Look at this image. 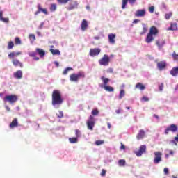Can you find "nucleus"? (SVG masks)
Segmentation results:
<instances>
[{"instance_id": "obj_31", "label": "nucleus", "mask_w": 178, "mask_h": 178, "mask_svg": "<svg viewBox=\"0 0 178 178\" xmlns=\"http://www.w3.org/2000/svg\"><path fill=\"white\" fill-rule=\"evenodd\" d=\"M69 141L70 143H71V144H76V143H77V141H79V139H77V138H69Z\"/></svg>"}, {"instance_id": "obj_15", "label": "nucleus", "mask_w": 178, "mask_h": 178, "mask_svg": "<svg viewBox=\"0 0 178 178\" xmlns=\"http://www.w3.org/2000/svg\"><path fill=\"white\" fill-rule=\"evenodd\" d=\"M136 1L137 0H122V9H126V5H127V2H129L131 5H134V3H136Z\"/></svg>"}, {"instance_id": "obj_51", "label": "nucleus", "mask_w": 178, "mask_h": 178, "mask_svg": "<svg viewBox=\"0 0 178 178\" xmlns=\"http://www.w3.org/2000/svg\"><path fill=\"white\" fill-rule=\"evenodd\" d=\"M165 175H169V169L168 168H164Z\"/></svg>"}, {"instance_id": "obj_19", "label": "nucleus", "mask_w": 178, "mask_h": 178, "mask_svg": "<svg viewBox=\"0 0 178 178\" xmlns=\"http://www.w3.org/2000/svg\"><path fill=\"white\" fill-rule=\"evenodd\" d=\"M12 63L13 66H15V67H23V63L20 62L18 59L15 58L12 60Z\"/></svg>"}, {"instance_id": "obj_23", "label": "nucleus", "mask_w": 178, "mask_h": 178, "mask_svg": "<svg viewBox=\"0 0 178 178\" xmlns=\"http://www.w3.org/2000/svg\"><path fill=\"white\" fill-rule=\"evenodd\" d=\"M115 38H116V34L115 33H110L108 34V41L110 44H115Z\"/></svg>"}, {"instance_id": "obj_20", "label": "nucleus", "mask_w": 178, "mask_h": 178, "mask_svg": "<svg viewBox=\"0 0 178 178\" xmlns=\"http://www.w3.org/2000/svg\"><path fill=\"white\" fill-rule=\"evenodd\" d=\"M157 67L159 70H163L166 67V62L165 61H160L157 63Z\"/></svg>"}, {"instance_id": "obj_46", "label": "nucleus", "mask_w": 178, "mask_h": 178, "mask_svg": "<svg viewBox=\"0 0 178 178\" xmlns=\"http://www.w3.org/2000/svg\"><path fill=\"white\" fill-rule=\"evenodd\" d=\"M154 10H155V7L151 6L149 8V12H150V13H154Z\"/></svg>"}, {"instance_id": "obj_56", "label": "nucleus", "mask_w": 178, "mask_h": 178, "mask_svg": "<svg viewBox=\"0 0 178 178\" xmlns=\"http://www.w3.org/2000/svg\"><path fill=\"white\" fill-rule=\"evenodd\" d=\"M107 126L108 129H111L112 127V125H111V123L108 122Z\"/></svg>"}, {"instance_id": "obj_48", "label": "nucleus", "mask_w": 178, "mask_h": 178, "mask_svg": "<svg viewBox=\"0 0 178 178\" xmlns=\"http://www.w3.org/2000/svg\"><path fill=\"white\" fill-rule=\"evenodd\" d=\"M105 175H106V170H105L104 169H102L101 172V176L104 177L105 176Z\"/></svg>"}, {"instance_id": "obj_41", "label": "nucleus", "mask_w": 178, "mask_h": 178, "mask_svg": "<svg viewBox=\"0 0 178 178\" xmlns=\"http://www.w3.org/2000/svg\"><path fill=\"white\" fill-rule=\"evenodd\" d=\"M75 134L76 136V138L80 137V136H81V132H80V130L76 129L75 130Z\"/></svg>"}, {"instance_id": "obj_28", "label": "nucleus", "mask_w": 178, "mask_h": 178, "mask_svg": "<svg viewBox=\"0 0 178 178\" xmlns=\"http://www.w3.org/2000/svg\"><path fill=\"white\" fill-rule=\"evenodd\" d=\"M143 31L140 33V35H144L147 31H148V28H147V25L145 24H143Z\"/></svg>"}, {"instance_id": "obj_40", "label": "nucleus", "mask_w": 178, "mask_h": 178, "mask_svg": "<svg viewBox=\"0 0 178 178\" xmlns=\"http://www.w3.org/2000/svg\"><path fill=\"white\" fill-rule=\"evenodd\" d=\"M56 115L59 119H62V118H63V111H58V113Z\"/></svg>"}, {"instance_id": "obj_10", "label": "nucleus", "mask_w": 178, "mask_h": 178, "mask_svg": "<svg viewBox=\"0 0 178 178\" xmlns=\"http://www.w3.org/2000/svg\"><path fill=\"white\" fill-rule=\"evenodd\" d=\"M147 152V146L145 145H140L139 150L136 152L135 154L136 156H141L143 154H145Z\"/></svg>"}, {"instance_id": "obj_42", "label": "nucleus", "mask_w": 178, "mask_h": 178, "mask_svg": "<svg viewBox=\"0 0 178 178\" xmlns=\"http://www.w3.org/2000/svg\"><path fill=\"white\" fill-rule=\"evenodd\" d=\"M76 8H77V4H75L74 6H70L68 8V10H73V9H76Z\"/></svg>"}, {"instance_id": "obj_38", "label": "nucleus", "mask_w": 178, "mask_h": 178, "mask_svg": "<svg viewBox=\"0 0 178 178\" xmlns=\"http://www.w3.org/2000/svg\"><path fill=\"white\" fill-rule=\"evenodd\" d=\"M50 10L51 12H55V10H56V4L55 3L51 4L50 6Z\"/></svg>"}, {"instance_id": "obj_6", "label": "nucleus", "mask_w": 178, "mask_h": 178, "mask_svg": "<svg viewBox=\"0 0 178 178\" xmlns=\"http://www.w3.org/2000/svg\"><path fill=\"white\" fill-rule=\"evenodd\" d=\"M19 100V97L16 95H6L3 98L4 102H9V104H15V102H17Z\"/></svg>"}, {"instance_id": "obj_25", "label": "nucleus", "mask_w": 178, "mask_h": 178, "mask_svg": "<svg viewBox=\"0 0 178 178\" xmlns=\"http://www.w3.org/2000/svg\"><path fill=\"white\" fill-rule=\"evenodd\" d=\"M165 44V42L164 40H159L156 42V45H157L159 48H162V47H163Z\"/></svg>"}, {"instance_id": "obj_30", "label": "nucleus", "mask_w": 178, "mask_h": 178, "mask_svg": "<svg viewBox=\"0 0 178 178\" xmlns=\"http://www.w3.org/2000/svg\"><path fill=\"white\" fill-rule=\"evenodd\" d=\"M91 113V116H98V115H99V111H98V109H93Z\"/></svg>"}, {"instance_id": "obj_16", "label": "nucleus", "mask_w": 178, "mask_h": 178, "mask_svg": "<svg viewBox=\"0 0 178 178\" xmlns=\"http://www.w3.org/2000/svg\"><path fill=\"white\" fill-rule=\"evenodd\" d=\"M145 137V131L140 129L136 136L137 140H143Z\"/></svg>"}, {"instance_id": "obj_49", "label": "nucleus", "mask_w": 178, "mask_h": 178, "mask_svg": "<svg viewBox=\"0 0 178 178\" xmlns=\"http://www.w3.org/2000/svg\"><path fill=\"white\" fill-rule=\"evenodd\" d=\"M107 73H113V68L109 67V68L107 70Z\"/></svg>"}, {"instance_id": "obj_50", "label": "nucleus", "mask_w": 178, "mask_h": 178, "mask_svg": "<svg viewBox=\"0 0 178 178\" xmlns=\"http://www.w3.org/2000/svg\"><path fill=\"white\" fill-rule=\"evenodd\" d=\"M142 100L145 101V102H147L149 101V99L147 97H142Z\"/></svg>"}, {"instance_id": "obj_55", "label": "nucleus", "mask_w": 178, "mask_h": 178, "mask_svg": "<svg viewBox=\"0 0 178 178\" xmlns=\"http://www.w3.org/2000/svg\"><path fill=\"white\" fill-rule=\"evenodd\" d=\"M6 109L8 111V112H10V108H9V106H6Z\"/></svg>"}, {"instance_id": "obj_21", "label": "nucleus", "mask_w": 178, "mask_h": 178, "mask_svg": "<svg viewBox=\"0 0 178 178\" xmlns=\"http://www.w3.org/2000/svg\"><path fill=\"white\" fill-rule=\"evenodd\" d=\"M170 74L173 77H176L178 76V67H172V70L170 71Z\"/></svg>"}, {"instance_id": "obj_1", "label": "nucleus", "mask_w": 178, "mask_h": 178, "mask_svg": "<svg viewBox=\"0 0 178 178\" xmlns=\"http://www.w3.org/2000/svg\"><path fill=\"white\" fill-rule=\"evenodd\" d=\"M158 34H159V30H158V28L155 26H151L145 38V42L147 44H151V42L155 40L154 37H156Z\"/></svg>"}, {"instance_id": "obj_18", "label": "nucleus", "mask_w": 178, "mask_h": 178, "mask_svg": "<svg viewBox=\"0 0 178 178\" xmlns=\"http://www.w3.org/2000/svg\"><path fill=\"white\" fill-rule=\"evenodd\" d=\"M88 28V22L86 19H83L81 24V29L82 31H86Z\"/></svg>"}, {"instance_id": "obj_59", "label": "nucleus", "mask_w": 178, "mask_h": 178, "mask_svg": "<svg viewBox=\"0 0 178 178\" xmlns=\"http://www.w3.org/2000/svg\"><path fill=\"white\" fill-rule=\"evenodd\" d=\"M154 118H155L156 119H159V116L156 115V114H154Z\"/></svg>"}, {"instance_id": "obj_5", "label": "nucleus", "mask_w": 178, "mask_h": 178, "mask_svg": "<svg viewBox=\"0 0 178 178\" xmlns=\"http://www.w3.org/2000/svg\"><path fill=\"white\" fill-rule=\"evenodd\" d=\"M110 63L111 58H109L108 54H104L103 57L99 60V65H100V66H108Z\"/></svg>"}, {"instance_id": "obj_27", "label": "nucleus", "mask_w": 178, "mask_h": 178, "mask_svg": "<svg viewBox=\"0 0 178 178\" xmlns=\"http://www.w3.org/2000/svg\"><path fill=\"white\" fill-rule=\"evenodd\" d=\"M136 88H138V90H140V91H144L145 90V86L141 83H138L136 85Z\"/></svg>"}, {"instance_id": "obj_35", "label": "nucleus", "mask_w": 178, "mask_h": 178, "mask_svg": "<svg viewBox=\"0 0 178 178\" xmlns=\"http://www.w3.org/2000/svg\"><path fill=\"white\" fill-rule=\"evenodd\" d=\"M119 166H124L126 165V160L120 159L118 161Z\"/></svg>"}, {"instance_id": "obj_34", "label": "nucleus", "mask_w": 178, "mask_h": 178, "mask_svg": "<svg viewBox=\"0 0 178 178\" xmlns=\"http://www.w3.org/2000/svg\"><path fill=\"white\" fill-rule=\"evenodd\" d=\"M172 15H173V13L172 12L166 13L165 15V19H166V20H169L170 17H172Z\"/></svg>"}, {"instance_id": "obj_39", "label": "nucleus", "mask_w": 178, "mask_h": 178, "mask_svg": "<svg viewBox=\"0 0 178 178\" xmlns=\"http://www.w3.org/2000/svg\"><path fill=\"white\" fill-rule=\"evenodd\" d=\"M29 56H31V58H35V56H37V53L35 51H31L29 53Z\"/></svg>"}, {"instance_id": "obj_7", "label": "nucleus", "mask_w": 178, "mask_h": 178, "mask_svg": "<svg viewBox=\"0 0 178 178\" xmlns=\"http://www.w3.org/2000/svg\"><path fill=\"white\" fill-rule=\"evenodd\" d=\"M87 127L88 130H94V127L95 126V118L92 115H90L88 120L86 122Z\"/></svg>"}, {"instance_id": "obj_33", "label": "nucleus", "mask_w": 178, "mask_h": 178, "mask_svg": "<svg viewBox=\"0 0 178 178\" xmlns=\"http://www.w3.org/2000/svg\"><path fill=\"white\" fill-rule=\"evenodd\" d=\"M125 95L126 92L124 91V90H121L120 91L119 99H122V98H123V97H124Z\"/></svg>"}, {"instance_id": "obj_45", "label": "nucleus", "mask_w": 178, "mask_h": 178, "mask_svg": "<svg viewBox=\"0 0 178 178\" xmlns=\"http://www.w3.org/2000/svg\"><path fill=\"white\" fill-rule=\"evenodd\" d=\"M29 38L30 40H33V41H35V35L34 34L29 35Z\"/></svg>"}, {"instance_id": "obj_44", "label": "nucleus", "mask_w": 178, "mask_h": 178, "mask_svg": "<svg viewBox=\"0 0 178 178\" xmlns=\"http://www.w3.org/2000/svg\"><path fill=\"white\" fill-rule=\"evenodd\" d=\"M1 22H3L4 23H8L9 22V18H3V17L0 19Z\"/></svg>"}, {"instance_id": "obj_32", "label": "nucleus", "mask_w": 178, "mask_h": 178, "mask_svg": "<svg viewBox=\"0 0 178 178\" xmlns=\"http://www.w3.org/2000/svg\"><path fill=\"white\" fill-rule=\"evenodd\" d=\"M13 47H15V43L13 41H10L8 43V49H13Z\"/></svg>"}, {"instance_id": "obj_57", "label": "nucleus", "mask_w": 178, "mask_h": 178, "mask_svg": "<svg viewBox=\"0 0 178 178\" xmlns=\"http://www.w3.org/2000/svg\"><path fill=\"white\" fill-rule=\"evenodd\" d=\"M33 59L34 60H40V58L36 56L33 57Z\"/></svg>"}, {"instance_id": "obj_26", "label": "nucleus", "mask_w": 178, "mask_h": 178, "mask_svg": "<svg viewBox=\"0 0 178 178\" xmlns=\"http://www.w3.org/2000/svg\"><path fill=\"white\" fill-rule=\"evenodd\" d=\"M36 52L41 58L45 56V51H44L42 49L37 48Z\"/></svg>"}, {"instance_id": "obj_11", "label": "nucleus", "mask_w": 178, "mask_h": 178, "mask_svg": "<svg viewBox=\"0 0 178 178\" xmlns=\"http://www.w3.org/2000/svg\"><path fill=\"white\" fill-rule=\"evenodd\" d=\"M38 10L35 13V15L37 16V15H40L41 12L44 13V15H48V10L47 8H42V6H41V4L37 5Z\"/></svg>"}, {"instance_id": "obj_8", "label": "nucleus", "mask_w": 178, "mask_h": 178, "mask_svg": "<svg viewBox=\"0 0 178 178\" xmlns=\"http://www.w3.org/2000/svg\"><path fill=\"white\" fill-rule=\"evenodd\" d=\"M178 128H177V125L176 124H170L169 127H168L164 133L165 134L168 135L169 134V132L171 131L172 133H176V131H177Z\"/></svg>"}, {"instance_id": "obj_29", "label": "nucleus", "mask_w": 178, "mask_h": 178, "mask_svg": "<svg viewBox=\"0 0 178 178\" xmlns=\"http://www.w3.org/2000/svg\"><path fill=\"white\" fill-rule=\"evenodd\" d=\"M50 52L52 55H60V51L58 49H50Z\"/></svg>"}, {"instance_id": "obj_2", "label": "nucleus", "mask_w": 178, "mask_h": 178, "mask_svg": "<svg viewBox=\"0 0 178 178\" xmlns=\"http://www.w3.org/2000/svg\"><path fill=\"white\" fill-rule=\"evenodd\" d=\"M51 97V104L54 106H55V105H62V104H63L62 93H60V91H59L58 90H54L52 92Z\"/></svg>"}, {"instance_id": "obj_53", "label": "nucleus", "mask_w": 178, "mask_h": 178, "mask_svg": "<svg viewBox=\"0 0 178 178\" xmlns=\"http://www.w3.org/2000/svg\"><path fill=\"white\" fill-rule=\"evenodd\" d=\"M115 112H116V113H117L118 115H119V113H121L122 109H118V110L115 111Z\"/></svg>"}, {"instance_id": "obj_54", "label": "nucleus", "mask_w": 178, "mask_h": 178, "mask_svg": "<svg viewBox=\"0 0 178 178\" xmlns=\"http://www.w3.org/2000/svg\"><path fill=\"white\" fill-rule=\"evenodd\" d=\"M138 22H140L139 19H134V20L133 21V23H134V24H136L138 23Z\"/></svg>"}, {"instance_id": "obj_63", "label": "nucleus", "mask_w": 178, "mask_h": 178, "mask_svg": "<svg viewBox=\"0 0 178 178\" xmlns=\"http://www.w3.org/2000/svg\"><path fill=\"white\" fill-rule=\"evenodd\" d=\"M55 64H56V66H59V63L56 62Z\"/></svg>"}, {"instance_id": "obj_62", "label": "nucleus", "mask_w": 178, "mask_h": 178, "mask_svg": "<svg viewBox=\"0 0 178 178\" xmlns=\"http://www.w3.org/2000/svg\"><path fill=\"white\" fill-rule=\"evenodd\" d=\"M94 38H95V40H99L100 38H99V36H95Z\"/></svg>"}, {"instance_id": "obj_37", "label": "nucleus", "mask_w": 178, "mask_h": 178, "mask_svg": "<svg viewBox=\"0 0 178 178\" xmlns=\"http://www.w3.org/2000/svg\"><path fill=\"white\" fill-rule=\"evenodd\" d=\"M15 45H20L22 44V40H20V38L16 37L15 39Z\"/></svg>"}, {"instance_id": "obj_22", "label": "nucleus", "mask_w": 178, "mask_h": 178, "mask_svg": "<svg viewBox=\"0 0 178 178\" xmlns=\"http://www.w3.org/2000/svg\"><path fill=\"white\" fill-rule=\"evenodd\" d=\"M19 126V122L17 121V118H14L13 120L10 124V129H15V127H17Z\"/></svg>"}, {"instance_id": "obj_60", "label": "nucleus", "mask_w": 178, "mask_h": 178, "mask_svg": "<svg viewBox=\"0 0 178 178\" xmlns=\"http://www.w3.org/2000/svg\"><path fill=\"white\" fill-rule=\"evenodd\" d=\"M44 26V22H42L40 26V29H42V27Z\"/></svg>"}, {"instance_id": "obj_52", "label": "nucleus", "mask_w": 178, "mask_h": 178, "mask_svg": "<svg viewBox=\"0 0 178 178\" xmlns=\"http://www.w3.org/2000/svg\"><path fill=\"white\" fill-rule=\"evenodd\" d=\"M120 149H126V146H124V145H123V143H121Z\"/></svg>"}, {"instance_id": "obj_9", "label": "nucleus", "mask_w": 178, "mask_h": 178, "mask_svg": "<svg viewBox=\"0 0 178 178\" xmlns=\"http://www.w3.org/2000/svg\"><path fill=\"white\" fill-rule=\"evenodd\" d=\"M154 163L156 165H158L159 162L162 161V152H154Z\"/></svg>"}, {"instance_id": "obj_36", "label": "nucleus", "mask_w": 178, "mask_h": 178, "mask_svg": "<svg viewBox=\"0 0 178 178\" xmlns=\"http://www.w3.org/2000/svg\"><path fill=\"white\" fill-rule=\"evenodd\" d=\"M70 70H73V68L70 67H67L63 72V74L66 75L67 74V73H69V72H70Z\"/></svg>"}, {"instance_id": "obj_64", "label": "nucleus", "mask_w": 178, "mask_h": 178, "mask_svg": "<svg viewBox=\"0 0 178 178\" xmlns=\"http://www.w3.org/2000/svg\"><path fill=\"white\" fill-rule=\"evenodd\" d=\"M165 158H169V154H165Z\"/></svg>"}, {"instance_id": "obj_47", "label": "nucleus", "mask_w": 178, "mask_h": 178, "mask_svg": "<svg viewBox=\"0 0 178 178\" xmlns=\"http://www.w3.org/2000/svg\"><path fill=\"white\" fill-rule=\"evenodd\" d=\"M163 87H164L163 83H161V84L159 86V91H163Z\"/></svg>"}, {"instance_id": "obj_17", "label": "nucleus", "mask_w": 178, "mask_h": 178, "mask_svg": "<svg viewBox=\"0 0 178 178\" xmlns=\"http://www.w3.org/2000/svg\"><path fill=\"white\" fill-rule=\"evenodd\" d=\"M19 55H22V52L18 51V52H10V54H8V58L9 59H12V60H13V59H15V56H19Z\"/></svg>"}, {"instance_id": "obj_4", "label": "nucleus", "mask_w": 178, "mask_h": 178, "mask_svg": "<svg viewBox=\"0 0 178 178\" xmlns=\"http://www.w3.org/2000/svg\"><path fill=\"white\" fill-rule=\"evenodd\" d=\"M101 80L103 82L105 91H108V92H113V91H115V88H113V87L108 86V83L111 81V79H109V78L101 76Z\"/></svg>"}, {"instance_id": "obj_61", "label": "nucleus", "mask_w": 178, "mask_h": 178, "mask_svg": "<svg viewBox=\"0 0 178 178\" xmlns=\"http://www.w3.org/2000/svg\"><path fill=\"white\" fill-rule=\"evenodd\" d=\"M173 154H175V152L172 150L170 151V155H173Z\"/></svg>"}, {"instance_id": "obj_12", "label": "nucleus", "mask_w": 178, "mask_h": 178, "mask_svg": "<svg viewBox=\"0 0 178 178\" xmlns=\"http://www.w3.org/2000/svg\"><path fill=\"white\" fill-rule=\"evenodd\" d=\"M101 54V49L99 48H94V49H90L89 51V55L90 56H98Z\"/></svg>"}, {"instance_id": "obj_24", "label": "nucleus", "mask_w": 178, "mask_h": 178, "mask_svg": "<svg viewBox=\"0 0 178 178\" xmlns=\"http://www.w3.org/2000/svg\"><path fill=\"white\" fill-rule=\"evenodd\" d=\"M168 31H176L178 30L177 23H171L170 26L168 29Z\"/></svg>"}, {"instance_id": "obj_43", "label": "nucleus", "mask_w": 178, "mask_h": 178, "mask_svg": "<svg viewBox=\"0 0 178 178\" xmlns=\"http://www.w3.org/2000/svg\"><path fill=\"white\" fill-rule=\"evenodd\" d=\"M104 140H96L95 144L96 145H102V144H104Z\"/></svg>"}, {"instance_id": "obj_3", "label": "nucleus", "mask_w": 178, "mask_h": 178, "mask_svg": "<svg viewBox=\"0 0 178 178\" xmlns=\"http://www.w3.org/2000/svg\"><path fill=\"white\" fill-rule=\"evenodd\" d=\"M86 77V73L83 71L79 72L77 74H72L70 75V81H74V83H77L80 79H84Z\"/></svg>"}, {"instance_id": "obj_14", "label": "nucleus", "mask_w": 178, "mask_h": 178, "mask_svg": "<svg viewBox=\"0 0 178 178\" xmlns=\"http://www.w3.org/2000/svg\"><path fill=\"white\" fill-rule=\"evenodd\" d=\"M13 76L15 79L20 80L21 79H23V72H22V70H17L13 74Z\"/></svg>"}, {"instance_id": "obj_13", "label": "nucleus", "mask_w": 178, "mask_h": 178, "mask_svg": "<svg viewBox=\"0 0 178 178\" xmlns=\"http://www.w3.org/2000/svg\"><path fill=\"white\" fill-rule=\"evenodd\" d=\"M145 13H147L145 9L138 10L135 13V16L136 17H144Z\"/></svg>"}, {"instance_id": "obj_58", "label": "nucleus", "mask_w": 178, "mask_h": 178, "mask_svg": "<svg viewBox=\"0 0 178 178\" xmlns=\"http://www.w3.org/2000/svg\"><path fill=\"white\" fill-rule=\"evenodd\" d=\"M3 13H2V11H0V19H1V18H3Z\"/></svg>"}]
</instances>
